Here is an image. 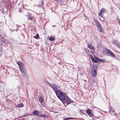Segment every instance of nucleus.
<instances>
[{
    "instance_id": "obj_1",
    "label": "nucleus",
    "mask_w": 120,
    "mask_h": 120,
    "mask_svg": "<svg viewBox=\"0 0 120 120\" xmlns=\"http://www.w3.org/2000/svg\"><path fill=\"white\" fill-rule=\"evenodd\" d=\"M55 93L57 97L61 101L65 100V94L61 91L60 90H57L55 92Z\"/></svg>"
},
{
    "instance_id": "obj_2",
    "label": "nucleus",
    "mask_w": 120,
    "mask_h": 120,
    "mask_svg": "<svg viewBox=\"0 0 120 120\" xmlns=\"http://www.w3.org/2000/svg\"><path fill=\"white\" fill-rule=\"evenodd\" d=\"M19 68L23 75H26V70L25 68L24 65L21 62H17Z\"/></svg>"
},
{
    "instance_id": "obj_3",
    "label": "nucleus",
    "mask_w": 120,
    "mask_h": 120,
    "mask_svg": "<svg viewBox=\"0 0 120 120\" xmlns=\"http://www.w3.org/2000/svg\"><path fill=\"white\" fill-rule=\"evenodd\" d=\"M2 42L0 44V47L2 48V46H7L8 45V41L6 39L2 38L1 39Z\"/></svg>"
},
{
    "instance_id": "obj_4",
    "label": "nucleus",
    "mask_w": 120,
    "mask_h": 120,
    "mask_svg": "<svg viewBox=\"0 0 120 120\" xmlns=\"http://www.w3.org/2000/svg\"><path fill=\"white\" fill-rule=\"evenodd\" d=\"M104 52L105 54L106 53L109 54L108 55L112 57H114L115 56V55L111 51L108 49H106L105 50Z\"/></svg>"
},
{
    "instance_id": "obj_5",
    "label": "nucleus",
    "mask_w": 120,
    "mask_h": 120,
    "mask_svg": "<svg viewBox=\"0 0 120 120\" xmlns=\"http://www.w3.org/2000/svg\"><path fill=\"white\" fill-rule=\"evenodd\" d=\"M106 12L104 8H102L101 10L98 15L99 16H101V18H102V20L103 21L104 20V18L103 17V14L105 13Z\"/></svg>"
},
{
    "instance_id": "obj_6",
    "label": "nucleus",
    "mask_w": 120,
    "mask_h": 120,
    "mask_svg": "<svg viewBox=\"0 0 120 120\" xmlns=\"http://www.w3.org/2000/svg\"><path fill=\"white\" fill-rule=\"evenodd\" d=\"M96 23L97 24V27L98 30L100 32H102L103 31V28L100 25V24L99 22L97 20H96Z\"/></svg>"
},
{
    "instance_id": "obj_7",
    "label": "nucleus",
    "mask_w": 120,
    "mask_h": 120,
    "mask_svg": "<svg viewBox=\"0 0 120 120\" xmlns=\"http://www.w3.org/2000/svg\"><path fill=\"white\" fill-rule=\"evenodd\" d=\"M28 19V20H30L31 21L32 20L33 21H35V18L33 17L32 16L31 14L30 13H28L26 15Z\"/></svg>"
},
{
    "instance_id": "obj_8",
    "label": "nucleus",
    "mask_w": 120,
    "mask_h": 120,
    "mask_svg": "<svg viewBox=\"0 0 120 120\" xmlns=\"http://www.w3.org/2000/svg\"><path fill=\"white\" fill-rule=\"evenodd\" d=\"M66 96L68 98V99L65 100V102L66 103V105H68L71 102H73V101L72 100H71L70 98L68 97L66 95Z\"/></svg>"
},
{
    "instance_id": "obj_9",
    "label": "nucleus",
    "mask_w": 120,
    "mask_h": 120,
    "mask_svg": "<svg viewBox=\"0 0 120 120\" xmlns=\"http://www.w3.org/2000/svg\"><path fill=\"white\" fill-rule=\"evenodd\" d=\"M92 75L93 77H95L97 74V70L96 69H92Z\"/></svg>"
},
{
    "instance_id": "obj_10",
    "label": "nucleus",
    "mask_w": 120,
    "mask_h": 120,
    "mask_svg": "<svg viewBox=\"0 0 120 120\" xmlns=\"http://www.w3.org/2000/svg\"><path fill=\"white\" fill-rule=\"evenodd\" d=\"M5 37H6V36L4 33L0 30V38L1 37L2 38H4Z\"/></svg>"
},
{
    "instance_id": "obj_11",
    "label": "nucleus",
    "mask_w": 120,
    "mask_h": 120,
    "mask_svg": "<svg viewBox=\"0 0 120 120\" xmlns=\"http://www.w3.org/2000/svg\"><path fill=\"white\" fill-rule=\"evenodd\" d=\"M86 112L91 117H92L93 116H94L91 112V110L90 109H88L86 110Z\"/></svg>"
},
{
    "instance_id": "obj_12",
    "label": "nucleus",
    "mask_w": 120,
    "mask_h": 120,
    "mask_svg": "<svg viewBox=\"0 0 120 120\" xmlns=\"http://www.w3.org/2000/svg\"><path fill=\"white\" fill-rule=\"evenodd\" d=\"M51 87L53 89L55 93L56 91L57 90H56V86L55 84H52Z\"/></svg>"
},
{
    "instance_id": "obj_13",
    "label": "nucleus",
    "mask_w": 120,
    "mask_h": 120,
    "mask_svg": "<svg viewBox=\"0 0 120 120\" xmlns=\"http://www.w3.org/2000/svg\"><path fill=\"white\" fill-rule=\"evenodd\" d=\"M90 56L91 58L92 61L93 62L95 63H98V62L97 60L93 57L91 55H90Z\"/></svg>"
},
{
    "instance_id": "obj_14",
    "label": "nucleus",
    "mask_w": 120,
    "mask_h": 120,
    "mask_svg": "<svg viewBox=\"0 0 120 120\" xmlns=\"http://www.w3.org/2000/svg\"><path fill=\"white\" fill-rule=\"evenodd\" d=\"M88 47L89 48H90L91 50H93L92 52H93L94 51V47L91 44H89L88 45Z\"/></svg>"
},
{
    "instance_id": "obj_15",
    "label": "nucleus",
    "mask_w": 120,
    "mask_h": 120,
    "mask_svg": "<svg viewBox=\"0 0 120 120\" xmlns=\"http://www.w3.org/2000/svg\"><path fill=\"white\" fill-rule=\"evenodd\" d=\"M98 65L96 64H94L92 68V69H96L97 68Z\"/></svg>"
},
{
    "instance_id": "obj_16",
    "label": "nucleus",
    "mask_w": 120,
    "mask_h": 120,
    "mask_svg": "<svg viewBox=\"0 0 120 120\" xmlns=\"http://www.w3.org/2000/svg\"><path fill=\"white\" fill-rule=\"evenodd\" d=\"M33 113L34 115H35L38 113H40V112L39 111L36 110L34 111L33 112Z\"/></svg>"
},
{
    "instance_id": "obj_17",
    "label": "nucleus",
    "mask_w": 120,
    "mask_h": 120,
    "mask_svg": "<svg viewBox=\"0 0 120 120\" xmlns=\"http://www.w3.org/2000/svg\"><path fill=\"white\" fill-rule=\"evenodd\" d=\"M39 101L41 103H42L43 101V98L42 97H40L39 98Z\"/></svg>"
},
{
    "instance_id": "obj_18",
    "label": "nucleus",
    "mask_w": 120,
    "mask_h": 120,
    "mask_svg": "<svg viewBox=\"0 0 120 120\" xmlns=\"http://www.w3.org/2000/svg\"><path fill=\"white\" fill-rule=\"evenodd\" d=\"M33 37L36 39H38L39 38V35L38 34H37L36 36Z\"/></svg>"
},
{
    "instance_id": "obj_19",
    "label": "nucleus",
    "mask_w": 120,
    "mask_h": 120,
    "mask_svg": "<svg viewBox=\"0 0 120 120\" xmlns=\"http://www.w3.org/2000/svg\"><path fill=\"white\" fill-rule=\"evenodd\" d=\"M17 107H22L23 106V105L22 103H21L17 105Z\"/></svg>"
},
{
    "instance_id": "obj_20",
    "label": "nucleus",
    "mask_w": 120,
    "mask_h": 120,
    "mask_svg": "<svg viewBox=\"0 0 120 120\" xmlns=\"http://www.w3.org/2000/svg\"><path fill=\"white\" fill-rule=\"evenodd\" d=\"M94 58L95 59L97 60V61H98V62H100V61H101L100 60L101 59L99 58H98L96 57H94Z\"/></svg>"
},
{
    "instance_id": "obj_21",
    "label": "nucleus",
    "mask_w": 120,
    "mask_h": 120,
    "mask_svg": "<svg viewBox=\"0 0 120 120\" xmlns=\"http://www.w3.org/2000/svg\"><path fill=\"white\" fill-rule=\"evenodd\" d=\"M46 117V115L43 114L41 115V114L40 117Z\"/></svg>"
},
{
    "instance_id": "obj_22",
    "label": "nucleus",
    "mask_w": 120,
    "mask_h": 120,
    "mask_svg": "<svg viewBox=\"0 0 120 120\" xmlns=\"http://www.w3.org/2000/svg\"><path fill=\"white\" fill-rule=\"evenodd\" d=\"M54 38H53L52 37H51L49 38V40L51 41H52L53 40H54Z\"/></svg>"
},
{
    "instance_id": "obj_23",
    "label": "nucleus",
    "mask_w": 120,
    "mask_h": 120,
    "mask_svg": "<svg viewBox=\"0 0 120 120\" xmlns=\"http://www.w3.org/2000/svg\"><path fill=\"white\" fill-rule=\"evenodd\" d=\"M71 119H72V118L71 117H67L65 118L64 119V120H67Z\"/></svg>"
},
{
    "instance_id": "obj_24",
    "label": "nucleus",
    "mask_w": 120,
    "mask_h": 120,
    "mask_svg": "<svg viewBox=\"0 0 120 120\" xmlns=\"http://www.w3.org/2000/svg\"><path fill=\"white\" fill-rule=\"evenodd\" d=\"M43 1H42L41 3L39 4V5L41 7L43 5Z\"/></svg>"
},
{
    "instance_id": "obj_25",
    "label": "nucleus",
    "mask_w": 120,
    "mask_h": 120,
    "mask_svg": "<svg viewBox=\"0 0 120 120\" xmlns=\"http://www.w3.org/2000/svg\"><path fill=\"white\" fill-rule=\"evenodd\" d=\"M48 84L49 85V86H50L51 87L52 86V84L51 83H50L48 82H47Z\"/></svg>"
},
{
    "instance_id": "obj_26",
    "label": "nucleus",
    "mask_w": 120,
    "mask_h": 120,
    "mask_svg": "<svg viewBox=\"0 0 120 120\" xmlns=\"http://www.w3.org/2000/svg\"><path fill=\"white\" fill-rule=\"evenodd\" d=\"M101 60H100L101 61H100V62H105V60L103 59H101Z\"/></svg>"
},
{
    "instance_id": "obj_27",
    "label": "nucleus",
    "mask_w": 120,
    "mask_h": 120,
    "mask_svg": "<svg viewBox=\"0 0 120 120\" xmlns=\"http://www.w3.org/2000/svg\"><path fill=\"white\" fill-rule=\"evenodd\" d=\"M37 115L36 116H37L40 117L41 114H40V113H38V114H37Z\"/></svg>"
},
{
    "instance_id": "obj_28",
    "label": "nucleus",
    "mask_w": 120,
    "mask_h": 120,
    "mask_svg": "<svg viewBox=\"0 0 120 120\" xmlns=\"http://www.w3.org/2000/svg\"><path fill=\"white\" fill-rule=\"evenodd\" d=\"M28 115L26 114H25L23 115L22 117H25L28 116Z\"/></svg>"
},
{
    "instance_id": "obj_29",
    "label": "nucleus",
    "mask_w": 120,
    "mask_h": 120,
    "mask_svg": "<svg viewBox=\"0 0 120 120\" xmlns=\"http://www.w3.org/2000/svg\"><path fill=\"white\" fill-rule=\"evenodd\" d=\"M63 103L64 106L66 107L67 105H66V103L64 101V102Z\"/></svg>"
},
{
    "instance_id": "obj_30",
    "label": "nucleus",
    "mask_w": 120,
    "mask_h": 120,
    "mask_svg": "<svg viewBox=\"0 0 120 120\" xmlns=\"http://www.w3.org/2000/svg\"><path fill=\"white\" fill-rule=\"evenodd\" d=\"M59 64H60V65H61V64L62 63V62H59V63H58Z\"/></svg>"
},
{
    "instance_id": "obj_31",
    "label": "nucleus",
    "mask_w": 120,
    "mask_h": 120,
    "mask_svg": "<svg viewBox=\"0 0 120 120\" xmlns=\"http://www.w3.org/2000/svg\"><path fill=\"white\" fill-rule=\"evenodd\" d=\"M19 30V29L18 28L17 29H16V30H15V31H18V30Z\"/></svg>"
},
{
    "instance_id": "obj_32",
    "label": "nucleus",
    "mask_w": 120,
    "mask_h": 120,
    "mask_svg": "<svg viewBox=\"0 0 120 120\" xmlns=\"http://www.w3.org/2000/svg\"><path fill=\"white\" fill-rule=\"evenodd\" d=\"M16 26H17V27H19V26L18 25H16Z\"/></svg>"
},
{
    "instance_id": "obj_33",
    "label": "nucleus",
    "mask_w": 120,
    "mask_h": 120,
    "mask_svg": "<svg viewBox=\"0 0 120 120\" xmlns=\"http://www.w3.org/2000/svg\"><path fill=\"white\" fill-rule=\"evenodd\" d=\"M16 26H17V27H19V26L18 25H16Z\"/></svg>"
},
{
    "instance_id": "obj_34",
    "label": "nucleus",
    "mask_w": 120,
    "mask_h": 120,
    "mask_svg": "<svg viewBox=\"0 0 120 120\" xmlns=\"http://www.w3.org/2000/svg\"><path fill=\"white\" fill-rule=\"evenodd\" d=\"M31 120H34L33 119H32Z\"/></svg>"
},
{
    "instance_id": "obj_35",
    "label": "nucleus",
    "mask_w": 120,
    "mask_h": 120,
    "mask_svg": "<svg viewBox=\"0 0 120 120\" xmlns=\"http://www.w3.org/2000/svg\"><path fill=\"white\" fill-rule=\"evenodd\" d=\"M120 114V113H119Z\"/></svg>"
},
{
    "instance_id": "obj_36",
    "label": "nucleus",
    "mask_w": 120,
    "mask_h": 120,
    "mask_svg": "<svg viewBox=\"0 0 120 120\" xmlns=\"http://www.w3.org/2000/svg\"><path fill=\"white\" fill-rule=\"evenodd\" d=\"M119 45H120V44H119Z\"/></svg>"
}]
</instances>
